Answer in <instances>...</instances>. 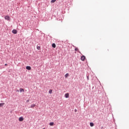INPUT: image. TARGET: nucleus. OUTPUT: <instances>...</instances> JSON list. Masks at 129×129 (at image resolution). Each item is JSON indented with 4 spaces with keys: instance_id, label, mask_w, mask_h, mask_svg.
<instances>
[{
    "instance_id": "19",
    "label": "nucleus",
    "mask_w": 129,
    "mask_h": 129,
    "mask_svg": "<svg viewBox=\"0 0 129 129\" xmlns=\"http://www.w3.org/2000/svg\"><path fill=\"white\" fill-rule=\"evenodd\" d=\"M7 65H8V64H7V63H6V64H5V66H7Z\"/></svg>"
},
{
    "instance_id": "21",
    "label": "nucleus",
    "mask_w": 129,
    "mask_h": 129,
    "mask_svg": "<svg viewBox=\"0 0 129 129\" xmlns=\"http://www.w3.org/2000/svg\"><path fill=\"white\" fill-rule=\"evenodd\" d=\"M75 49H78V48H77V47H75Z\"/></svg>"
},
{
    "instance_id": "23",
    "label": "nucleus",
    "mask_w": 129,
    "mask_h": 129,
    "mask_svg": "<svg viewBox=\"0 0 129 129\" xmlns=\"http://www.w3.org/2000/svg\"><path fill=\"white\" fill-rule=\"evenodd\" d=\"M43 129H45V128H43Z\"/></svg>"
},
{
    "instance_id": "7",
    "label": "nucleus",
    "mask_w": 129,
    "mask_h": 129,
    "mask_svg": "<svg viewBox=\"0 0 129 129\" xmlns=\"http://www.w3.org/2000/svg\"><path fill=\"white\" fill-rule=\"evenodd\" d=\"M35 106H36V104H32L30 106L31 108H34V107H35Z\"/></svg>"
},
{
    "instance_id": "16",
    "label": "nucleus",
    "mask_w": 129,
    "mask_h": 129,
    "mask_svg": "<svg viewBox=\"0 0 129 129\" xmlns=\"http://www.w3.org/2000/svg\"><path fill=\"white\" fill-rule=\"evenodd\" d=\"M41 47L40 46V44L37 45V49H40Z\"/></svg>"
},
{
    "instance_id": "20",
    "label": "nucleus",
    "mask_w": 129,
    "mask_h": 129,
    "mask_svg": "<svg viewBox=\"0 0 129 129\" xmlns=\"http://www.w3.org/2000/svg\"><path fill=\"white\" fill-rule=\"evenodd\" d=\"M17 92H19V90H17Z\"/></svg>"
},
{
    "instance_id": "4",
    "label": "nucleus",
    "mask_w": 129,
    "mask_h": 129,
    "mask_svg": "<svg viewBox=\"0 0 129 129\" xmlns=\"http://www.w3.org/2000/svg\"><path fill=\"white\" fill-rule=\"evenodd\" d=\"M19 121H23L24 120V117L23 116L19 117Z\"/></svg>"
},
{
    "instance_id": "1",
    "label": "nucleus",
    "mask_w": 129,
    "mask_h": 129,
    "mask_svg": "<svg viewBox=\"0 0 129 129\" xmlns=\"http://www.w3.org/2000/svg\"><path fill=\"white\" fill-rule=\"evenodd\" d=\"M5 19V20H7V21H11V17L9 16H6Z\"/></svg>"
},
{
    "instance_id": "15",
    "label": "nucleus",
    "mask_w": 129,
    "mask_h": 129,
    "mask_svg": "<svg viewBox=\"0 0 129 129\" xmlns=\"http://www.w3.org/2000/svg\"><path fill=\"white\" fill-rule=\"evenodd\" d=\"M65 78H67V77H68V76H69V74L67 73L65 75Z\"/></svg>"
},
{
    "instance_id": "6",
    "label": "nucleus",
    "mask_w": 129,
    "mask_h": 129,
    "mask_svg": "<svg viewBox=\"0 0 129 129\" xmlns=\"http://www.w3.org/2000/svg\"><path fill=\"white\" fill-rule=\"evenodd\" d=\"M51 46L52 48H56V44L55 43H52V45H51Z\"/></svg>"
},
{
    "instance_id": "3",
    "label": "nucleus",
    "mask_w": 129,
    "mask_h": 129,
    "mask_svg": "<svg viewBox=\"0 0 129 129\" xmlns=\"http://www.w3.org/2000/svg\"><path fill=\"white\" fill-rule=\"evenodd\" d=\"M81 60H82V61H85V56H82L81 57Z\"/></svg>"
},
{
    "instance_id": "17",
    "label": "nucleus",
    "mask_w": 129,
    "mask_h": 129,
    "mask_svg": "<svg viewBox=\"0 0 129 129\" xmlns=\"http://www.w3.org/2000/svg\"><path fill=\"white\" fill-rule=\"evenodd\" d=\"M87 78L88 80H89V76H87Z\"/></svg>"
},
{
    "instance_id": "13",
    "label": "nucleus",
    "mask_w": 129,
    "mask_h": 129,
    "mask_svg": "<svg viewBox=\"0 0 129 129\" xmlns=\"http://www.w3.org/2000/svg\"><path fill=\"white\" fill-rule=\"evenodd\" d=\"M4 105H5V103H0V107L4 106Z\"/></svg>"
},
{
    "instance_id": "22",
    "label": "nucleus",
    "mask_w": 129,
    "mask_h": 129,
    "mask_svg": "<svg viewBox=\"0 0 129 129\" xmlns=\"http://www.w3.org/2000/svg\"><path fill=\"white\" fill-rule=\"evenodd\" d=\"M77 50H78V49H75L76 51H77Z\"/></svg>"
},
{
    "instance_id": "2",
    "label": "nucleus",
    "mask_w": 129,
    "mask_h": 129,
    "mask_svg": "<svg viewBox=\"0 0 129 129\" xmlns=\"http://www.w3.org/2000/svg\"><path fill=\"white\" fill-rule=\"evenodd\" d=\"M12 33L13 34L16 35V34H18V30H17V29H13L12 30Z\"/></svg>"
},
{
    "instance_id": "10",
    "label": "nucleus",
    "mask_w": 129,
    "mask_h": 129,
    "mask_svg": "<svg viewBox=\"0 0 129 129\" xmlns=\"http://www.w3.org/2000/svg\"><path fill=\"white\" fill-rule=\"evenodd\" d=\"M52 92H53V90L50 89V90H49V94H52Z\"/></svg>"
},
{
    "instance_id": "11",
    "label": "nucleus",
    "mask_w": 129,
    "mask_h": 129,
    "mask_svg": "<svg viewBox=\"0 0 129 129\" xmlns=\"http://www.w3.org/2000/svg\"><path fill=\"white\" fill-rule=\"evenodd\" d=\"M90 126H94V124L93 122H90Z\"/></svg>"
},
{
    "instance_id": "14",
    "label": "nucleus",
    "mask_w": 129,
    "mask_h": 129,
    "mask_svg": "<svg viewBox=\"0 0 129 129\" xmlns=\"http://www.w3.org/2000/svg\"><path fill=\"white\" fill-rule=\"evenodd\" d=\"M56 0H51L50 1V3H51V4H54V3H55L56 2Z\"/></svg>"
},
{
    "instance_id": "5",
    "label": "nucleus",
    "mask_w": 129,
    "mask_h": 129,
    "mask_svg": "<svg viewBox=\"0 0 129 129\" xmlns=\"http://www.w3.org/2000/svg\"><path fill=\"white\" fill-rule=\"evenodd\" d=\"M64 96L66 97V98H69V93H67L64 95Z\"/></svg>"
},
{
    "instance_id": "9",
    "label": "nucleus",
    "mask_w": 129,
    "mask_h": 129,
    "mask_svg": "<svg viewBox=\"0 0 129 129\" xmlns=\"http://www.w3.org/2000/svg\"><path fill=\"white\" fill-rule=\"evenodd\" d=\"M26 69H27V70H31V67L27 66L26 67Z\"/></svg>"
},
{
    "instance_id": "18",
    "label": "nucleus",
    "mask_w": 129,
    "mask_h": 129,
    "mask_svg": "<svg viewBox=\"0 0 129 129\" xmlns=\"http://www.w3.org/2000/svg\"><path fill=\"white\" fill-rule=\"evenodd\" d=\"M29 101H30V100H27L26 101V102L28 103V102H29Z\"/></svg>"
},
{
    "instance_id": "12",
    "label": "nucleus",
    "mask_w": 129,
    "mask_h": 129,
    "mask_svg": "<svg viewBox=\"0 0 129 129\" xmlns=\"http://www.w3.org/2000/svg\"><path fill=\"white\" fill-rule=\"evenodd\" d=\"M49 125H50L51 126H52V125H54V122H50Z\"/></svg>"
},
{
    "instance_id": "8",
    "label": "nucleus",
    "mask_w": 129,
    "mask_h": 129,
    "mask_svg": "<svg viewBox=\"0 0 129 129\" xmlns=\"http://www.w3.org/2000/svg\"><path fill=\"white\" fill-rule=\"evenodd\" d=\"M24 91H25V90H24V89H23V88H20V92H24Z\"/></svg>"
}]
</instances>
